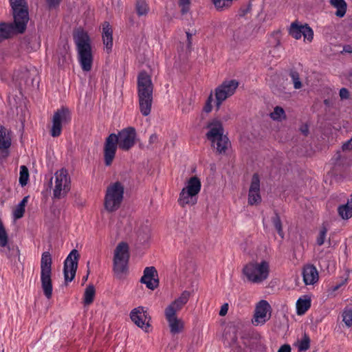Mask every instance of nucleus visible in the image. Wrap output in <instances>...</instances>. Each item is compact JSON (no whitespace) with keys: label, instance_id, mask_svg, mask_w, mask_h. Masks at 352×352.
Here are the masks:
<instances>
[{"label":"nucleus","instance_id":"28","mask_svg":"<svg viewBox=\"0 0 352 352\" xmlns=\"http://www.w3.org/2000/svg\"><path fill=\"white\" fill-rule=\"evenodd\" d=\"M311 300L309 298L304 296L300 298L296 302V309L298 315L304 314L310 307Z\"/></svg>","mask_w":352,"mask_h":352},{"label":"nucleus","instance_id":"15","mask_svg":"<svg viewBox=\"0 0 352 352\" xmlns=\"http://www.w3.org/2000/svg\"><path fill=\"white\" fill-rule=\"evenodd\" d=\"M131 320L144 331L148 332L150 327V316L147 311L143 307H138L133 309L130 314Z\"/></svg>","mask_w":352,"mask_h":352},{"label":"nucleus","instance_id":"20","mask_svg":"<svg viewBox=\"0 0 352 352\" xmlns=\"http://www.w3.org/2000/svg\"><path fill=\"white\" fill-rule=\"evenodd\" d=\"M303 281L305 285H314L319 278L318 272L313 265H305L302 270Z\"/></svg>","mask_w":352,"mask_h":352},{"label":"nucleus","instance_id":"39","mask_svg":"<svg viewBox=\"0 0 352 352\" xmlns=\"http://www.w3.org/2000/svg\"><path fill=\"white\" fill-rule=\"evenodd\" d=\"M141 282L144 283L146 285V287L151 289H154L155 288L157 287L158 285L157 280L152 278H146L144 279V275L141 278Z\"/></svg>","mask_w":352,"mask_h":352},{"label":"nucleus","instance_id":"12","mask_svg":"<svg viewBox=\"0 0 352 352\" xmlns=\"http://www.w3.org/2000/svg\"><path fill=\"white\" fill-rule=\"evenodd\" d=\"M272 308L267 301L260 300L256 305L252 323L256 325H263L271 317Z\"/></svg>","mask_w":352,"mask_h":352},{"label":"nucleus","instance_id":"51","mask_svg":"<svg viewBox=\"0 0 352 352\" xmlns=\"http://www.w3.org/2000/svg\"><path fill=\"white\" fill-rule=\"evenodd\" d=\"M46 1L48 3L49 6L52 7V6H56L58 5L61 0H46Z\"/></svg>","mask_w":352,"mask_h":352},{"label":"nucleus","instance_id":"4","mask_svg":"<svg viewBox=\"0 0 352 352\" xmlns=\"http://www.w3.org/2000/svg\"><path fill=\"white\" fill-rule=\"evenodd\" d=\"M53 197L60 199L64 198L71 188V178L67 170H57L51 178Z\"/></svg>","mask_w":352,"mask_h":352},{"label":"nucleus","instance_id":"47","mask_svg":"<svg viewBox=\"0 0 352 352\" xmlns=\"http://www.w3.org/2000/svg\"><path fill=\"white\" fill-rule=\"evenodd\" d=\"M212 100V94L210 95L209 98H208V102H207V104L205 107V111L206 112H210L211 111V109H212V107H211V102Z\"/></svg>","mask_w":352,"mask_h":352},{"label":"nucleus","instance_id":"36","mask_svg":"<svg viewBox=\"0 0 352 352\" xmlns=\"http://www.w3.org/2000/svg\"><path fill=\"white\" fill-rule=\"evenodd\" d=\"M28 177L29 173L27 167L25 166H21L20 167L19 183L22 186H25L27 184Z\"/></svg>","mask_w":352,"mask_h":352},{"label":"nucleus","instance_id":"7","mask_svg":"<svg viewBox=\"0 0 352 352\" xmlns=\"http://www.w3.org/2000/svg\"><path fill=\"white\" fill-rule=\"evenodd\" d=\"M243 272L249 281L254 283H260L268 277L270 272L269 263L265 261H262L260 263L250 262L243 267Z\"/></svg>","mask_w":352,"mask_h":352},{"label":"nucleus","instance_id":"26","mask_svg":"<svg viewBox=\"0 0 352 352\" xmlns=\"http://www.w3.org/2000/svg\"><path fill=\"white\" fill-rule=\"evenodd\" d=\"M212 146L217 149L219 153H225L228 148L230 142L228 137L225 135L220 136L214 140V142H211Z\"/></svg>","mask_w":352,"mask_h":352},{"label":"nucleus","instance_id":"40","mask_svg":"<svg viewBox=\"0 0 352 352\" xmlns=\"http://www.w3.org/2000/svg\"><path fill=\"white\" fill-rule=\"evenodd\" d=\"M327 234V229L325 227H322L318 232V235L316 239V243L318 245H322L324 244Z\"/></svg>","mask_w":352,"mask_h":352},{"label":"nucleus","instance_id":"23","mask_svg":"<svg viewBox=\"0 0 352 352\" xmlns=\"http://www.w3.org/2000/svg\"><path fill=\"white\" fill-rule=\"evenodd\" d=\"M140 111L144 116H147L151 111L153 96L138 95Z\"/></svg>","mask_w":352,"mask_h":352},{"label":"nucleus","instance_id":"33","mask_svg":"<svg viewBox=\"0 0 352 352\" xmlns=\"http://www.w3.org/2000/svg\"><path fill=\"white\" fill-rule=\"evenodd\" d=\"M296 346L298 348L300 352L306 351L310 346L309 337L306 333H304L301 340L296 342Z\"/></svg>","mask_w":352,"mask_h":352},{"label":"nucleus","instance_id":"60","mask_svg":"<svg viewBox=\"0 0 352 352\" xmlns=\"http://www.w3.org/2000/svg\"><path fill=\"white\" fill-rule=\"evenodd\" d=\"M88 274H89V273L85 276L83 277L82 280L84 282L87 281V280L88 278Z\"/></svg>","mask_w":352,"mask_h":352},{"label":"nucleus","instance_id":"5","mask_svg":"<svg viewBox=\"0 0 352 352\" xmlns=\"http://www.w3.org/2000/svg\"><path fill=\"white\" fill-rule=\"evenodd\" d=\"M124 186L119 182L111 184L106 190L104 206L108 212L117 210L124 197Z\"/></svg>","mask_w":352,"mask_h":352},{"label":"nucleus","instance_id":"57","mask_svg":"<svg viewBox=\"0 0 352 352\" xmlns=\"http://www.w3.org/2000/svg\"><path fill=\"white\" fill-rule=\"evenodd\" d=\"M344 197V194H340V195H339V197H338V201H340V202H341V201L344 202V200L342 199Z\"/></svg>","mask_w":352,"mask_h":352},{"label":"nucleus","instance_id":"53","mask_svg":"<svg viewBox=\"0 0 352 352\" xmlns=\"http://www.w3.org/2000/svg\"><path fill=\"white\" fill-rule=\"evenodd\" d=\"M192 34L187 32H186V36H187V41H188V47H190L192 45Z\"/></svg>","mask_w":352,"mask_h":352},{"label":"nucleus","instance_id":"19","mask_svg":"<svg viewBox=\"0 0 352 352\" xmlns=\"http://www.w3.org/2000/svg\"><path fill=\"white\" fill-rule=\"evenodd\" d=\"M208 131L206 137L211 142L214 140L223 135V128L221 121L214 119L212 120L208 126Z\"/></svg>","mask_w":352,"mask_h":352},{"label":"nucleus","instance_id":"32","mask_svg":"<svg viewBox=\"0 0 352 352\" xmlns=\"http://www.w3.org/2000/svg\"><path fill=\"white\" fill-rule=\"evenodd\" d=\"M270 116L273 120L278 122H281L286 118V114L284 109L279 106H276L274 108L273 111L270 113Z\"/></svg>","mask_w":352,"mask_h":352},{"label":"nucleus","instance_id":"27","mask_svg":"<svg viewBox=\"0 0 352 352\" xmlns=\"http://www.w3.org/2000/svg\"><path fill=\"white\" fill-rule=\"evenodd\" d=\"M331 5L336 8V15L343 17L346 12L347 5L344 0H330Z\"/></svg>","mask_w":352,"mask_h":352},{"label":"nucleus","instance_id":"8","mask_svg":"<svg viewBox=\"0 0 352 352\" xmlns=\"http://www.w3.org/2000/svg\"><path fill=\"white\" fill-rule=\"evenodd\" d=\"M52 263L50 253L43 252L41 260V282L44 295L47 299L52 296Z\"/></svg>","mask_w":352,"mask_h":352},{"label":"nucleus","instance_id":"30","mask_svg":"<svg viewBox=\"0 0 352 352\" xmlns=\"http://www.w3.org/2000/svg\"><path fill=\"white\" fill-rule=\"evenodd\" d=\"M96 290L93 285H89L85 291L83 302L86 305L91 304L94 300Z\"/></svg>","mask_w":352,"mask_h":352},{"label":"nucleus","instance_id":"45","mask_svg":"<svg viewBox=\"0 0 352 352\" xmlns=\"http://www.w3.org/2000/svg\"><path fill=\"white\" fill-rule=\"evenodd\" d=\"M343 151L352 150V138L342 145Z\"/></svg>","mask_w":352,"mask_h":352},{"label":"nucleus","instance_id":"3","mask_svg":"<svg viewBox=\"0 0 352 352\" xmlns=\"http://www.w3.org/2000/svg\"><path fill=\"white\" fill-rule=\"evenodd\" d=\"M201 181L197 177L189 178L179 192L177 199L178 204L182 208L192 207L198 201V195L201 190Z\"/></svg>","mask_w":352,"mask_h":352},{"label":"nucleus","instance_id":"54","mask_svg":"<svg viewBox=\"0 0 352 352\" xmlns=\"http://www.w3.org/2000/svg\"><path fill=\"white\" fill-rule=\"evenodd\" d=\"M342 52H345V53H350V54H351L352 53V47L351 45H345L343 47Z\"/></svg>","mask_w":352,"mask_h":352},{"label":"nucleus","instance_id":"41","mask_svg":"<svg viewBox=\"0 0 352 352\" xmlns=\"http://www.w3.org/2000/svg\"><path fill=\"white\" fill-rule=\"evenodd\" d=\"M290 76H291V78H292V82L294 84V87L296 89H300L302 87V83L300 80L298 74L296 72H291Z\"/></svg>","mask_w":352,"mask_h":352},{"label":"nucleus","instance_id":"58","mask_svg":"<svg viewBox=\"0 0 352 352\" xmlns=\"http://www.w3.org/2000/svg\"><path fill=\"white\" fill-rule=\"evenodd\" d=\"M149 233H150L149 229L148 228H146V229H145V235H146V238L148 237Z\"/></svg>","mask_w":352,"mask_h":352},{"label":"nucleus","instance_id":"2","mask_svg":"<svg viewBox=\"0 0 352 352\" xmlns=\"http://www.w3.org/2000/svg\"><path fill=\"white\" fill-rule=\"evenodd\" d=\"M74 41L81 69L83 72H90L94 63V54L89 35L84 30H78L74 34Z\"/></svg>","mask_w":352,"mask_h":352},{"label":"nucleus","instance_id":"43","mask_svg":"<svg viewBox=\"0 0 352 352\" xmlns=\"http://www.w3.org/2000/svg\"><path fill=\"white\" fill-rule=\"evenodd\" d=\"M157 271L154 267H147L144 270V279L146 278H155Z\"/></svg>","mask_w":352,"mask_h":352},{"label":"nucleus","instance_id":"55","mask_svg":"<svg viewBox=\"0 0 352 352\" xmlns=\"http://www.w3.org/2000/svg\"><path fill=\"white\" fill-rule=\"evenodd\" d=\"M344 282H342V283H340V284H338V285H335V286H333V287H331V291H332V292H336V291H337V290H338V289H339V288H340L342 285H344Z\"/></svg>","mask_w":352,"mask_h":352},{"label":"nucleus","instance_id":"29","mask_svg":"<svg viewBox=\"0 0 352 352\" xmlns=\"http://www.w3.org/2000/svg\"><path fill=\"white\" fill-rule=\"evenodd\" d=\"M11 145V137L6 129L0 127V149L8 148Z\"/></svg>","mask_w":352,"mask_h":352},{"label":"nucleus","instance_id":"22","mask_svg":"<svg viewBox=\"0 0 352 352\" xmlns=\"http://www.w3.org/2000/svg\"><path fill=\"white\" fill-rule=\"evenodd\" d=\"M171 333L177 334L184 329V322L178 318L176 314H165Z\"/></svg>","mask_w":352,"mask_h":352},{"label":"nucleus","instance_id":"17","mask_svg":"<svg viewBox=\"0 0 352 352\" xmlns=\"http://www.w3.org/2000/svg\"><path fill=\"white\" fill-rule=\"evenodd\" d=\"M153 84L150 76L144 72H140L138 77V95L153 96Z\"/></svg>","mask_w":352,"mask_h":352},{"label":"nucleus","instance_id":"25","mask_svg":"<svg viewBox=\"0 0 352 352\" xmlns=\"http://www.w3.org/2000/svg\"><path fill=\"white\" fill-rule=\"evenodd\" d=\"M14 32L19 33L15 28L14 21L13 23H0V42L9 38Z\"/></svg>","mask_w":352,"mask_h":352},{"label":"nucleus","instance_id":"56","mask_svg":"<svg viewBox=\"0 0 352 352\" xmlns=\"http://www.w3.org/2000/svg\"><path fill=\"white\" fill-rule=\"evenodd\" d=\"M241 30H239L238 31H236V32H234L233 36H234V38L236 39V40H240L242 38L239 37V36L236 35V34L239 33L241 32Z\"/></svg>","mask_w":352,"mask_h":352},{"label":"nucleus","instance_id":"6","mask_svg":"<svg viewBox=\"0 0 352 352\" xmlns=\"http://www.w3.org/2000/svg\"><path fill=\"white\" fill-rule=\"evenodd\" d=\"M15 28L23 33L29 21L28 6L26 0H10Z\"/></svg>","mask_w":352,"mask_h":352},{"label":"nucleus","instance_id":"35","mask_svg":"<svg viewBox=\"0 0 352 352\" xmlns=\"http://www.w3.org/2000/svg\"><path fill=\"white\" fill-rule=\"evenodd\" d=\"M136 10L140 16L146 15L147 14L148 8L145 0H138Z\"/></svg>","mask_w":352,"mask_h":352},{"label":"nucleus","instance_id":"49","mask_svg":"<svg viewBox=\"0 0 352 352\" xmlns=\"http://www.w3.org/2000/svg\"><path fill=\"white\" fill-rule=\"evenodd\" d=\"M278 352H291V346L289 344H284L280 347Z\"/></svg>","mask_w":352,"mask_h":352},{"label":"nucleus","instance_id":"34","mask_svg":"<svg viewBox=\"0 0 352 352\" xmlns=\"http://www.w3.org/2000/svg\"><path fill=\"white\" fill-rule=\"evenodd\" d=\"M215 8L219 11H223L229 8L234 0H212Z\"/></svg>","mask_w":352,"mask_h":352},{"label":"nucleus","instance_id":"21","mask_svg":"<svg viewBox=\"0 0 352 352\" xmlns=\"http://www.w3.org/2000/svg\"><path fill=\"white\" fill-rule=\"evenodd\" d=\"M102 36L105 50L109 53L113 47V30L108 22H104L102 24Z\"/></svg>","mask_w":352,"mask_h":352},{"label":"nucleus","instance_id":"16","mask_svg":"<svg viewBox=\"0 0 352 352\" xmlns=\"http://www.w3.org/2000/svg\"><path fill=\"white\" fill-rule=\"evenodd\" d=\"M248 204L250 205H258L261 202L260 194V179L257 174H254L248 192Z\"/></svg>","mask_w":352,"mask_h":352},{"label":"nucleus","instance_id":"24","mask_svg":"<svg viewBox=\"0 0 352 352\" xmlns=\"http://www.w3.org/2000/svg\"><path fill=\"white\" fill-rule=\"evenodd\" d=\"M338 213L344 220L349 219L352 217V195L350 199H347L346 203L338 206Z\"/></svg>","mask_w":352,"mask_h":352},{"label":"nucleus","instance_id":"38","mask_svg":"<svg viewBox=\"0 0 352 352\" xmlns=\"http://www.w3.org/2000/svg\"><path fill=\"white\" fill-rule=\"evenodd\" d=\"M272 223L278 234L281 236V238H283L284 234L282 229L281 221L277 214H276L275 216L272 217Z\"/></svg>","mask_w":352,"mask_h":352},{"label":"nucleus","instance_id":"31","mask_svg":"<svg viewBox=\"0 0 352 352\" xmlns=\"http://www.w3.org/2000/svg\"><path fill=\"white\" fill-rule=\"evenodd\" d=\"M28 201V197H25L13 210V216L15 219L21 218L25 212V208Z\"/></svg>","mask_w":352,"mask_h":352},{"label":"nucleus","instance_id":"50","mask_svg":"<svg viewBox=\"0 0 352 352\" xmlns=\"http://www.w3.org/2000/svg\"><path fill=\"white\" fill-rule=\"evenodd\" d=\"M228 310V304L223 305L221 307V310L219 311V315L220 316H225L227 314Z\"/></svg>","mask_w":352,"mask_h":352},{"label":"nucleus","instance_id":"42","mask_svg":"<svg viewBox=\"0 0 352 352\" xmlns=\"http://www.w3.org/2000/svg\"><path fill=\"white\" fill-rule=\"evenodd\" d=\"M8 244V236L6 231V229L3 228L0 231V247L6 248Z\"/></svg>","mask_w":352,"mask_h":352},{"label":"nucleus","instance_id":"14","mask_svg":"<svg viewBox=\"0 0 352 352\" xmlns=\"http://www.w3.org/2000/svg\"><path fill=\"white\" fill-rule=\"evenodd\" d=\"M289 32L293 38L297 40L303 36L305 41L311 42L314 38L312 29L308 25H302L298 22H293L291 24Z\"/></svg>","mask_w":352,"mask_h":352},{"label":"nucleus","instance_id":"9","mask_svg":"<svg viewBox=\"0 0 352 352\" xmlns=\"http://www.w3.org/2000/svg\"><path fill=\"white\" fill-rule=\"evenodd\" d=\"M129 257V246L127 243L124 242L118 243L114 251L113 257V270L118 275L123 274L126 270Z\"/></svg>","mask_w":352,"mask_h":352},{"label":"nucleus","instance_id":"48","mask_svg":"<svg viewBox=\"0 0 352 352\" xmlns=\"http://www.w3.org/2000/svg\"><path fill=\"white\" fill-rule=\"evenodd\" d=\"M157 141H158V135L156 133H153V134L151 135L149 140H148L149 144H155Z\"/></svg>","mask_w":352,"mask_h":352},{"label":"nucleus","instance_id":"37","mask_svg":"<svg viewBox=\"0 0 352 352\" xmlns=\"http://www.w3.org/2000/svg\"><path fill=\"white\" fill-rule=\"evenodd\" d=\"M342 321L346 327H352V309H345L342 312Z\"/></svg>","mask_w":352,"mask_h":352},{"label":"nucleus","instance_id":"13","mask_svg":"<svg viewBox=\"0 0 352 352\" xmlns=\"http://www.w3.org/2000/svg\"><path fill=\"white\" fill-rule=\"evenodd\" d=\"M78 252L73 250L64 262V277L65 283L71 282L75 277L78 267Z\"/></svg>","mask_w":352,"mask_h":352},{"label":"nucleus","instance_id":"10","mask_svg":"<svg viewBox=\"0 0 352 352\" xmlns=\"http://www.w3.org/2000/svg\"><path fill=\"white\" fill-rule=\"evenodd\" d=\"M238 86V81L236 80H230L224 81L221 85L216 88L215 98L218 109L224 100L234 94Z\"/></svg>","mask_w":352,"mask_h":352},{"label":"nucleus","instance_id":"52","mask_svg":"<svg viewBox=\"0 0 352 352\" xmlns=\"http://www.w3.org/2000/svg\"><path fill=\"white\" fill-rule=\"evenodd\" d=\"M232 118V113L230 112L226 113L225 115H223L221 118V120L226 122Z\"/></svg>","mask_w":352,"mask_h":352},{"label":"nucleus","instance_id":"46","mask_svg":"<svg viewBox=\"0 0 352 352\" xmlns=\"http://www.w3.org/2000/svg\"><path fill=\"white\" fill-rule=\"evenodd\" d=\"M340 96L342 99H346L349 97V91L345 88H342L340 90Z\"/></svg>","mask_w":352,"mask_h":352},{"label":"nucleus","instance_id":"18","mask_svg":"<svg viewBox=\"0 0 352 352\" xmlns=\"http://www.w3.org/2000/svg\"><path fill=\"white\" fill-rule=\"evenodd\" d=\"M190 293L187 291L182 292L180 296L175 299L165 309V314H176L177 311L182 309L184 305L189 300Z\"/></svg>","mask_w":352,"mask_h":352},{"label":"nucleus","instance_id":"44","mask_svg":"<svg viewBox=\"0 0 352 352\" xmlns=\"http://www.w3.org/2000/svg\"><path fill=\"white\" fill-rule=\"evenodd\" d=\"M190 0H179V6L182 14L186 13L189 10Z\"/></svg>","mask_w":352,"mask_h":352},{"label":"nucleus","instance_id":"59","mask_svg":"<svg viewBox=\"0 0 352 352\" xmlns=\"http://www.w3.org/2000/svg\"><path fill=\"white\" fill-rule=\"evenodd\" d=\"M3 228H5L3 225L2 221L0 220V231H1V230H3Z\"/></svg>","mask_w":352,"mask_h":352},{"label":"nucleus","instance_id":"11","mask_svg":"<svg viewBox=\"0 0 352 352\" xmlns=\"http://www.w3.org/2000/svg\"><path fill=\"white\" fill-rule=\"evenodd\" d=\"M71 120V113L67 109L62 108L57 110L53 116L52 127L51 135L53 137H58L60 135L62 125L69 122Z\"/></svg>","mask_w":352,"mask_h":352},{"label":"nucleus","instance_id":"61","mask_svg":"<svg viewBox=\"0 0 352 352\" xmlns=\"http://www.w3.org/2000/svg\"><path fill=\"white\" fill-rule=\"evenodd\" d=\"M308 129L306 128L305 129L302 130V132L306 133L307 132Z\"/></svg>","mask_w":352,"mask_h":352},{"label":"nucleus","instance_id":"1","mask_svg":"<svg viewBox=\"0 0 352 352\" xmlns=\"http://www.w3.org/2000/svg\"><path fill=\"white\" fill-rule=\"evenodd\" d=\"M136 132L134 128L128 127L120 131L117 135L110 134L104 144V162L107 166L111 165L116 157L118 147L127 151L135 144Z\"/></svg>","mask_w":352,"mask_h":352}]
</instances>
